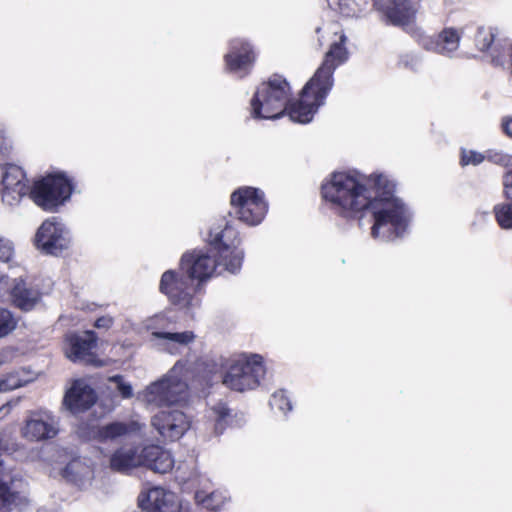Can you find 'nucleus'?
I'll use <instances>...</instances> for the list:
<instances>
[{
    "mask_svg": "<svg viewBox=\"0 0 512 512\" xmlns=\"http://www.w3.org/2000/svg\"><path fill=\"white\" fill-rule=\"evenodd\" d=\"M394 185L382 175L368 178L357 173L337 172L322 185V195L331 208L346 218L370 210L373 238L385 241L405 231L409 215L404 204L393 195Z\"/></svg>",
    "mask_w": 512,
    "mask_h": 512,
    "instance_id": "1",
    "label": "nucleus"
},
{
    "mask_svg": "<svg viewBox=\"0 0 512 512\" xmlns=\"http://www.w3.org/2000/svg\"><path fill=\"white\" fill-rule=\"evenodd\" d=\"M345 41L346 36L342 34L340 41L331 45L322 65L302 89V100L290 109V116L293 120L302 124L309 123L317 109L324 104V100L333 86L335 68L347 59Z\"/></svg>",
    "mask_w": 512,
    "mask_h": 512,
    "instance_id": "2",
    "label": "nucleus"
},
{
    "mask_svg": "<svg viewBox=\"0 0 512 512\" xmlns=\"http://www.w3.org/2000/svg\"><path fill=\"white\" fill-rule=\"evenodd\" d=\"M191 375V364L179 360L163 377L141 391L138 398L154 407L183 403L189 396L187 381Z\"/></svg>",
    "mask_w": 512,
    "mask_h": 512,
    "instance_id": "3",
    "label": "nucleus"
},
{
    "mask_svg": "<svg viewBox=\"0 0 512 512\" xmlns=\"http://www.w3.org/2000/svg\"><path fill=\"white\" fill-rule=\"evenodd\" d=\"M331 5L339 8L346 16H358L366 11L372 4L386 18L387 22L395 26L410 25L417 13L415 0H328Z\"/></svg>",
    "mask_w": 512,
    "mask_h": 512,
    "instance_id": "4",
    "label": "nucleus"
},
{
    "mask_svg": "<svg viewBox=\"0 0 512 512\" xmlns=\"http://www.w3.org/2000/svg\"><path fill=\"white\" fill-rule=\"evenodd\" d=\"M289 94L290 87L284 78L277 75L271 77L267 82L262 83L258 87L251 100L252 116L261 119H276L285 110L290 115V109L302 100V96L299 101L286 107ZM290 119L293 121L292 118ZM294 122L296 121L294 120ZM297 122L300 123L299 121Z\"/></svg>",
    "mask_w": 512,
    "mask_h": 512,
    "instance_id": "5",
    "label": "nucleus"
},
{
    "mask_svg": "<svg viewBox=\"0 0 512 512\" xmlns=\"http://www.w3.org/2000/svg\"><path fill=\"white\" fill-rule=\"evenodd\" d=\"M71 193L70 181L63 174H54L36 181L29 195L37 206L54 211L70 198Z\"/></svg>",
    "mask_w": 512,
    "mask_h": 512,
    "instance_id": "6",
    "label": "nucleus"
},
{
    "mask_svg": "<svg viewBox=\"0 0 512 512\" xmlns=\"http://www.w3.org/2000/svg\"><path fill=\"white\" fill-rule=\"evenodd\" d=\"M71 193L70 181L63 174H54L36 181L29 195L37 206L54 211L70 198Z\"/></svg>",
    "mask_w": 512,
    "mask_h": 512,
    "instance_id": "7",
    "label": "nucleus"
},
{
    "mask_svg": "<svg viewBox=\"0 0 512 512\" xmlns=\"http://www.w3.org/2000/svg\"><path fill=\"white\" fill-rule=\"evenodd\" d=\"M263 359L258 354L234 360L223 378V384L236 391L253 389L265 375Z\"/></svg>",
    "mask_w": 512,
    "mask_h": 512,
    "instance_id": "8",
    "label": "nucleus"
},
{
    "mask_svg": "<svg viewBox=\"0 0 512 512\" xmlns=\"http://www.w3.org/2000/svg\"><path fill=\"white\" fill-rule=\"evenodd\" d=\"M231 206L235 217L248 226L260 224L268 211L264 193L253 187H241L234 191Z\"/></svg>",
    "mask_w": 512,
    "mask_h": 512,
    "instance_id": "9",
    "label": "nucleus"
},
{
    "mask_svg": "<svg viewBox=\"0 0 512 512\" xmlns=\"http://www.w3.org/2000/svg\"><path fill=\"white\" fill-rule=\"evenodd\" d=\"M210 244L219 255V265L230 273H236L240 270L244 253L238 247L240 239L237 232L231 226H225L224 229L214 228L209 235Z\"/></svg>",
    "mask_w": 512,
    "mask_h": 512,
    "instance_id": "10",
    "label": "nucleus"
},
{
    "mask_svg": "<svg viewBox=\"0 0 512 512\" xmlns=\"http://www.w3.org/2000/svg\"><path fill=\"white\" fill-rule=\"evenodd\" d=\"M35 246L40 251L57 255L70 244V232L56 217L45 220L35 234Z\"/></svg>",
    "mask_w": 512,
    "mask_h": 512,
    "instance_id": "11",
    "label": "nucleus"
},
{
    "mask_svg": "<svg viewBox=\"0 0 512 512\" xmlns=\"http://www.w3.org/2000/svg\"><path fill=\"white\" fill-rule=\"evenodd\" d=\"M28 191L26 175L21 167L13 164L0 165V196L4 204L17 205Z\"/></svg>",
    "mask_w": 512,
    "mask_h": 512,
    "instance_id": "12",
    "label": "nucleus"
},
{
    "mask_svg": "<svg viewBox=\"0 0 512 512\" xmlns=\"http://www.w3.org/2000/svg\"><path fill=\"white\" fill-rule=\"evenodd\" d=\"M187 280L179 278L175 271L168 270L163 273L160 280V291L164 293L171 303L188 312H193L200 306V299L190 291Z\"/></svg>",
    "mask_w": 512,
    "mask_h": 512,
    "instance_id": "13",
    "label": "nucleus"
},
{
    "mask_svg": "<svg viewBox=\"0 0 512 512\" xmlns=\"http://www.w3.org/2000/svg\"><path fill=\"white\" fill-rule=\"evenodd\" d=\"M26 483L6 472L0 460V512L19 511L28 503Z\"/></svg>",
    "mask_w": 512,
    "mask_h": 512,
    "instance_id": "14",
    "label": "nucleus"
},
{
    "mask_svg": "<svg viewBox=\"0 0 512 512\" xmlns=\"http://www.w3.org/2000/svg\"><path fill=\"white\" fill-rule=\"evenodd\" d=\"M58 432V418L53 413L46 410L31 412L21 428L22 437L28 441L52 439Z\"/></svg>",
    "mask_w": 512,
    "mask_h": 512,
    "instance_id": "15",
    "label": "nucleus"
},
{
    "mask_svg": "<svg viewBox=\"0 0 512 512\" xmlns=\"http://www.w3.org/2000/svg\"><path fill=\"white\" fill-rule=\"evenodd\" d=\"M97 337L93 331H85L80 334H68L65 337L64 352L68 359L73 362H81L101 365L96 358L94 349L96 348Z\"/></svg>",
    "mask_w": 512,
    "mask_h": 512,
    "instance_id": "16",
    "label": "nucleus"
},
{
    "mask_svg": "<svg viewBox=\"0 0 512 512\" xmlns=\"http://www.w3.org/2000/svg\"><path fill=\"white\" fill-rule=\"evenodd\" d=\"M152 426L159 435L169 441L180 439L190 428V419L182 411L174 409L161 411L153 416Z\"/></svg>",
    "mask_w": 512,
    "mask_h": 512,
    "instance_id": "17",
    "label": "nucleus"
},
{
    "mask_svg": "<svg viewBox=\"0 0 512 512\" xmlns=\"http://www.w3.org/2000/svg\"><path fill=\"white\" fill-rule=\"evenodd\" d=\"M217 266L215 254L204 250H193L185 253L180 262V268L190 279L202 282L210 278Z\"/></svg>",
    "mask_w": 512,
    "mask_h": 512,
    "instance_id": "18",
    "label": "nucleus"
},
{
    "mask_svg": "<svg viewBox=\"0 0 512 512\" xmlns=\"http://www.w3.org/2000/svg\"><path fill=\"white\" fill-rule=\"evenodd\" d=\"M461 33L454 28H446L437 36L421 35L419 44L426 50L452 57L459 48Z\"/></svg>",
    "mask_w": 512,
    "mask_h": 512,
    "instance_id": "19",
    "label": "nucleus"
},
{
    "mask_svg": "<svg viewBox=\"0 0 512 512\" xmlns=\"http://www.w3.org/2000/svg\"><path fill=\"white\" fill-rule=\"evenodd\" d=\"M95 402V391L84 380L74 381L63 400L65 407L73 414L89 409Z\"/></svg>",
    "mask_w": 512,
    "mask_h": 512,
    "instance_id": "20",
    "label": "nucleus"
},
{
    "mask_svg": "<svg viewBox=\"0 0 512 512\" xmlns=\"http://www.w3.org/2000/svg\"><path fill=\"white\" fill-rule=\"evenodd\" d=\"M195 334L192 331L182 332H155L150 336V342L158 350L175 355L180 353L182 348L189 346L195 341Z\"/></svg>",
    "mask_w": 512,
    "mask_h": 512,
    "instance_id": "21",
    "label": "nucleus"
},
{
    "mask_svg": "<svg viewBox=\"0 0 512 512\" xmlns=\"http://www.w3.org/2000/svg\"><path fill=\"white\" fill-rule=\"evenodd\" d=\"M254 53L250 45L241 40L231 43V50L225 56L226 67L229 71L243 76L254 61Z\"/></svg>",
    "mask_w": 512,
    "mask_h": 512,
    "instance_id": "22",
    "label": "nucleus"
},
{
    "mask_svg": "<svg viewBox=\"0 0 512 512\" xmlns=\"http://www.w3.org/2000/svg\"><path fill=\"white\" fill-rule=\"evenodd\" d=\"M143 463L155 473L165 474L174 467V458L170 451L158 445H148L142 448Z\"/></svg>",
    "mask_w": 512,
    "mask_h": 512,
    "instance_id": "23",
    "label": "nucleus"
},
{
    "mask_svg": "<svg viewBox=\"0 0 512 512\" xmlns=\"http://www.w3.org/2000/svg\"><path fill=\"white\" fill-rule=\"evenodd\" d=\"M142 425L136 421L111 422L95 431V438L101 442L117 441L139 432Z\"/></svg>",
    "mask_w": 512,
    "mask_h": 512,
    "instance_id": "24",
    "label": "nucleus"
},
{
    "mask_svg": "<svg viewBox=\"0 0 512 512\" xmlns=\"http://www.w3.org/2000/svg\"><path fill=\"white\" fill-rule=\"evenodd\" d=\"M147 508L151 512H179L180 505L173 492L154 487L147 493Z\"/></svg>",
    "mask_w": 512,
    "mask_h": 512,
    "instance_id": "25",
    "label": "nucleus"
},
{
    "mask_svg": "<svg viewBox=\"0 0 512 512\" xmlns=\"http://www.w3.org/2000/svg\"><path fill=\"white\" fill-rule=\"evenodd\" d=\"M142 449L137 447L122 446L118 448L110 457V467L119 472H126L130 469L142 466Z\"/></svg>",
    "mask_w": 512,
    "mask_h": 512,
    "instance_id": "26",
    "label": "nucleus"
},
{
    "mask_svg": "<svg viewBox=\"0 0 512 512\" xmlns=\"http://www.w3.org/2000/svg\"><path fill=\"white\" fill-rule=\"evenodd\" d=\"M11 297L18 308L29 311L39 301L40 294L38 290L29 287L24 279L19 278L14 280Z\"/></svg>",
    "mask_w": 512,
    "mask_h": 512,
    "instance_id": "27",
    "label": "nucleus"
},
{
    "mask_svg": "<svg viewBox=\"0 0 512 512\" xmlns=\"http://www.w3.org/2000/svg\"><path fill=\"white\" fill-rule=\"evenodd\" d=\"M37 374L27 368L14 370L0 377V393L26 386L35 381Z\"/></svg>",
    "mask_w": 512,
    "mask_h": 512,
    "instance_id": "28",
    "label": "nucleus"
},
{
    "mask_svg": "<svg viewBox=\"0 0 512 512\" xmlns=\"http://www.w3.org/2000/svg\"><path fill=\"white\" fill-rule=\"evenodd\" d=\"M63 477L78 487L85 488L93 478V471L82 461L73 460L64 468Z\"/></svg>",
    "mask_w": 512,
    "mask_h": 512,
    "instance_id": "29",
    "label": "nucleus"
},
{
    "mask_svg": "<svg viewBox=\"0 0 512 512\" xmlns=\"http://www.w3.org/2000/svg\"><path fill=\"white\" fill-rule=\"evenodd\" d=\"M496 29L493 27H478L475 34V45L482 52H488L493 62H499L498 44L493 45L496 36Z\"/></svg>",
    "mask_w": 512,
    "mask_h": 512,
    "instance_id": "30",
    "label": "nucleus"
},
{
    "mask_svg": "<svg viewBox=\"0 0 512 512\" xmlns=\"http://www.w3.org/2000/svg\"><path fill=\"white\" fill-rule=\"evenodd\" d=\"M208 419L212 422L214 434H221L225 430L226 426L230 424V410L224 403H218L209 409Z\"/></svg>",
    "mask_w": 512,
    "mask_h": 512,
    "instance_id": "31",
    "label": "nucleus"
},
{
    "mask_svg": "<svg viewBox=\"0 0 512 512\" xmlns=\"http://www.w3.org/2000/svg\"><path fill=\"white\" fill-rule=\"evenodd\" d=\"M498 224L504 229H512V204H499L494 207Z\"/></svg>",
    "mask_w": 512,
    "mask_h": 512,
    "instance_id": "32",
    "label": "nucleus"
},
{
    "mask_svg": "<svg viewBox=\"0 0 512 512\" xmlns=\"http://www.w3.org/2000/svg\"><path fill=\"white\" fill-rule=\"evenodd\" d=\"M17 326V319L4 308H0V338L9 335Z\"/></svg>",
    "mask_w": 512,
    "mask_h": 512,
    "instance_id": "33",
    "label": "nucleus"
},
{
    "mask_svg": "<svg viewBox=\"0 0 512 512\" xmlns=\"http://www.w3.org/2000/svg\"><path fill=\"white\" fill-rule=\"evenodd\" d=\"M168 319L164 314H157L148 319L143 323L146 330L151 331V335L155 332H167L168 331Z\"/></svg>",
    "mask_w": 512,
    "mask_h": 512,
    "instance_id": "34",
    "label": "nucleus"
},
{
    "mask_svg": "<svg viewBox=\"0 0 512 512\" xmlns=\"http://www.w3.org/2000/svg\"><path fill=\"white\" fill-rule=\"evenodd\" d=\"M270 406L273 410H278L283 414H286V412L290 411L292 408L284 391H277L272 395L270 399Z\"/></svg>",
    "mask_w": 512,
    "mask_h": 512,
    "instance_id": "35",
    "label": "nucleus"
},
{
    "mask_svg": "<svg viewBox=\"0 0 512 512\" xmlns=\"http://www.w3.org/2000/svg\"><path fill=\"white\" fill-rule=\"evenodd\" d=\"M484 160V155L474 151V150H466L463 149L461 152V165H478L482 163Z\"/></svg>",
    "mask_w": 512,
    "mask_h": 512,
    "instance_id": "36",
    "label": "nucleus"
},
{
    "mask_svg": "<svg viewBox=\"0 0 512 512\" xmlns=\"http://www.w3.org/2000/svg\"><path fill=\"white\" fill-rule=\"evenodd\" d=\"M14 256L13 243L3 237H0V261L9 262Z\"/></svg>",
    "mask_w": 512,
    "mask_h": 512,
    "instance_id": "37",
    "label": "nucleus"
},
{
    "mask_svg": "<svg viewBox=\"0 0 512 512\" xmlns=\"http://www.w3.org/2000/svg\"><path fill=\"white\" fill-rule=\"evenodd\" d=\"M111 382L116 384V389L123 398H130L133 394L132 387L129 383L125 382L122 376H113L110 378Z\"/></svg>",
    "mask_w": 512,
    "mask_h": 512,
    "instance_id": "38",
    "label": "nucleus"
},
{
    "mask_svg": "<svg viewBox=\"0 0 512 512\" xmlns=\"http://www.w3.org/2000/svg\"><path fill=\"white\" fill-rule=\"evenodd\" d=\"M504 192L507 198L512 200V169L503 177Z\"/></svg>",
    "mask_w": 512,
    "mask_h": 512,
    "instance_id": "39",
    "label": "nucleus"
},
{
    "mask_svg": "<svg viewBox=\"0 0 512 512\" xmlns=\"http://www.w3.org/2000/svg\"><path fill=\"white\" fill-rule=\"evenodd\" d=\"M114 322V319L111 316H103L96 320L95 327L101 329H109Z\"/></svg>",
    "mask_w": 512,
    "mask_h": 512,
    "instance_id": "40",
    "label": "nucleus"
},
{
    "mask_svg": "<svg viewBox=\"0 0 512 512\" xmlns=\"http://www.w3.org/2000/svg\"><path fill=\"white\" fill-rule=\"evenodd\" d=\"M501 127L503 132L512 138V116H505L502 118Z\"/></svg>",
    "mask_w": 512,
    "mask_h": 512,
    "instance_id": "41",
    "label": "nucleus"
},
{
    "mask_svg": "<svg viewBox=\"0 0 512 512\" xmlns=\"http://www.w3.org/2000/svg\"><path fill=\"white\" fill-rule=\"evenodd\" d=\"M216 496V494L213 492L211 493L207 498L202 497V493H196V499L206 505L208 508L215 509L218 507V505H213L212 500Z\"/></svg>",
    "mask_w": 512,
    "mask_h": 512,
    "instance_id": "42",
    "label": "nucleus"
},
{
    "mask_svg": "<svg viewBox=\"0 0 512 512\" xmlns=\"http://www.w3.org/2000/svg\"><path fill=\"white\" fill-rule=\"evenodd\" d=\"M18 402H19V400L17 399L14 402H8L5 405L1 406L0 407V418L6 417L9 414L11 408L16 406L18 404Z\"/></svg>",
    "mask_w": 512,
    "mask_h": 512,
    "instance_id": "43",
    "label": "nucleus"
},
{
    "mask_svg": "<svg viewBox=\"0 0 512 512\" xmlns=\"http://www.w3.org/2000/svg\"><path fill=\"white\" fill-rule=\"evenodd\" d=\"M6 148V135L5 129L2 124H0V150Z\"/></svg>",
    "mask_w": 512,
    "mask_h": 512,
    "instance_id": "44",
    "label": "nucleus"
},
{
    "mask_svg": "<svg viewBox=\"0 0 512 512\" xmlns=\"http://www.w3.org/2000/svg\"><path fill=\"white\" fill-rule=\"evenodd\" d=\"M3 278H4L3 276L0 277V282L3 280Z\"/></svg>",
    "mask_w": 512,
    "mask_h": 512,
    "instance_id": "45",
    "label": "nucleus"
}]
</instances>
